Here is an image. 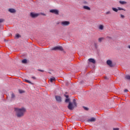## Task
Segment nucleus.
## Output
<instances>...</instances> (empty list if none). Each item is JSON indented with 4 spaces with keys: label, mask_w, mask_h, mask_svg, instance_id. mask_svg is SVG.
Wrapping results in <instances>:
<instances>
[{
    "label": "nucleus",
    "mask_w": 130,
    "mask_h": 130,
    "mask_svg": "<svg viewBox=\"0 0 130 130\" xmlns=\"http://www.w3.org/2000/svg\"><path fill=\"white\" fill-rule=\"evenodd\" d=\"M4 19H0V23H3V22H4Z\"/></svg>",
    "instance_id": "nucleus-29"
},
{
    "label": "nucleus",
    "mask_w": 130,
    "mask_h": 130,
    "mask_svg": "<svg viewBox=\"0 0 130 130\" xmlns=\"http://www.w3.org/2000/svg\"><path fill=\"white\" fill-rule=\"evenodd\" d=\"M52 50H60L61 51H62L63 48H62V47L61 46L55 47L52 48Z\"/></svg>",
    "instance_id": "nucleus-6"
},
{
    "label": "nucleus",
    "mask_w": 130,
    "mask_h": 130,
    "mask_svg": "<svg viewBox=\"0 0 130 130\" xmlns=\"http://www.w3.org/2000/svg\"><path fill=\"white\" fill-rule=\"evenodd\" d=\"M50 81L51 83H53V82H54V81H55V78L52 77L50 78Z\"/></svg>",
    "instance_id": "nucleus-19"
},
{
    "label": "nucleus",
    "mask_w": 130,
    "mask_h": 130,
    "mask_svg": "<svg viewBox=\"0 0 130 130\" xmlns=\"http://www.w3.org/2000/svg\"><path fill=\"white\" fill-rule=\"evenodd\" d=\"M32 79H36L35 77H32Z\"/></svg>",
    "instance_id": "nucleus-37"
},
{
    "label": "nucleus",
    "mask_w": 130,
    "mask_h": 130,
    "mask_svg": "<svg viewBox=\"0 0 130 130\" xmlns=\"http://www.w3.org/2000/svg\"><path fill=\"white\" fill-rule=\"evenodd\" d=\"M83 9H84V10H87V11H91V8L89 7V6H83Z\"/></svg>",
    "instance_id": "nucleus-13"
},
{
    "label": "nucleus",
    "mask_w": 130,
    "mask_h": 130,
    "mask_svg": "<svg viewBox=\"0 0 130 130\" xmlns=\"http://www.w3.org/2000/svg\"><path fill=\"white\" fill-rule=\"evenodd\" d=\"M124 91V92H128V90L127 89H125Z\"/></svg>",
    "instance_id": "nucleus-34"
},
{
    "label": "nucleus",
    "mask_w": 130,
    "mask_h": 130,
    "mask_svg": "<svg viewBox=\"0 0 130 130\" xmlns=\"http://www.w3.org/2000/svg\"><path fill=\"white\" fill-rule=\"evenodd\" d=\"M99 29L100 30H104V25H102V24H100L99 25V27H98Z\"/></svg>",
    "instance_id": "nucleus-15"
},
{
    "label": "nucleus",
    "mask_w": 130,
    "mask_h": 130,
    "mask_svg": "<svg viewBox=\"0 0 130 130\" xmlns=\"http://www.w3.org/2000/svg\"><path fill=\"white\" fill-rule=\"evenodd\" d=\"M19 93H24V91L22 90H19Z\"/></svg>",
    "instance_id": "nucleus-28"
},
{
    "label": "nucleus",
    "mask_w": 130,
    "mask_h": 130,
    "mask_svg": "<svg viewBox=\"0 0 130 130\" xmlns=\"http://www.w3.org/2000/svg\"><path fill=\"white\" fill-rule=\"evenodd\" d=\"M125 79H126V80H130V76L129 75H126L125 77Z\"/></svg>",
    "instance_id": "nucleus-21"
},
{
    "label": "nucleus",
    "mask_w": 130,
    "mask_h": 130,
    "mask_svg": "<svg viewBox=\"0 0 130 130\" xmlns=\"http://www.w3.org/2000/svg\"><path fill=\"white\" fill-rule=\"evenodd\" d=\"M16 99V95H15V94L14 93H12L11 94V101H13V100H15Z\"/></svg>",
    "instance_id": "nucleus-16"
},
{
    "label": "nucleus",
    "mask_w": 130,
    "mask_h": 130,
    "mask_svg": "<svg viewBox=\"0 0 130 130\" xmlns=\"http://www.w3.org/2000/svg\"><path fill=\"white\" fill-rule=\"evenodd\" d=\"M42 15H43V16H46V15L44 13L42 14Z\"/></svg>",
    "instance_id": "nucleus-35"
},
{
    "label": "nucleus",
    "mask_w": 130,
    "mask_h": 130,
    "mask_svg": "<svg viewBox=\"0 0 130 130\" xmlns=\"http://www.w3.org/2000/svg\"><path fill=\"white\" fill-rule=\"evenodd\" d=\"M120 17L121 19H124V18H125V16H124V15H123L122 14H120Z\"/></svg>",
    "instance_id": "nucleus-24"
},
{
    "label": "nucleus",
    "mask_w": 130,
    "mask_h": 130,
    "mask_svg": "<svg viewBox=\"0 0 130 130\" xmlns=\"http://www.w3.org/2000/svg\"><path fill=\"white\" fill-rule=\"evenodd\" d=\"M106 15H111V11H108L106 12Z\"/></svg>",
    "instance_id": "nucleus-22"
},
{
    "label": "nucleus",
    "mask_w": 130,
    "mask_h": 130,
    "mask_svg": "<svg viewBox=\"0 0 130 130\" xmlns=\"http://www.w3.org/2000/svg\"><path fill=\"white\" fill-rule=\"evenodd\" d=\"M8 12H9V13H11L12 14H15V13H16L17 11L14 8H10L8 9Z\"/></svg>",
    "instance_id": "nucleus-8"
},
{
    "label": "nucleus",
    "mask_w": 130,
    "mask_h": 130,
    "mask_svg": "<svg viewBox=\"0 0 130 130\" xmlns=\"http://www.w3.org/2000/svg\"><path fill=\"white\" fill-rule=\"evenodd\" d=\"M22 63H27V59H24L23 60H22Z\"/></svg>",
    "instance_id": "nucleus-20"
},
{
    "label": "nucleus",
    "mask_w": 130,
    "mask_h": 130,
    "mask_svg": "<svg viewBox=\"0 0 130 130\" xmlns=\"http://www.w3.org/2000/svg\"><path fill=\"white\" fill-rule=\"evenodd\" d=\"M38 16H39V13H36L34 12L30 13V17H31V18H37Z\"/></svg>",
    "instance_id": "nucleus-7"
},
{
    "label": "nucleus",
    "mask_w": 130,
    "mask_h": 130,
    "mask_svg": "<svg viewBox=\"0 0 130 130\" xmlns=\"http://www.w3.org/2000/svg\"><path fill=\"white\" fill-rule=\"evenodd\" d=\"M70 24H71V22H70V21H63L61 22V26H63V27H64L66 26H69V25H70Z\"/></svg>",
    "instance_id": "nucleus-4"
},
{
    "label": "nucleus",
    "mask_w": 130,
    "mask_h": 130,
    "mask_svg": "<svg viewBox=\"0 0 130 130\" xmlns=\"http://www.w3.org/2000/svg\"><path fill=\"white\" fill-rule=\"evenodd\" d=\"M84 109H85V110H88V108L87 107H83Z\"/></svg>",
    "instance_id": "nucleus-31"
},
{
    "label": "nucleus",
    "mask_w": 130,
    "mask_h": 130,
    "mask_svg": "<svg viewBox=\"0 0 130 130\" xmlns=\"http://www.w3.org/2000/svg\"><path fill=\"white\" fill-rule=\"evenodd\" d=\"M88 61H89V62H92V63H95V59H94L93 58L89 59Z\"/></svg>",
    "instance_id": "nucleus-17"
},
{
    "label": "nucleus",
    "mask_w": 130,
    "mask_h": 130,
    "mask_svg": "<svg viewBox=\"0 0 130 130\" xmlns=\"http://www.w3.org/2000/svg\"><path fill=\"white\" fill-rule=\"evenodd\" d=\"M113 130H119L118 128H114Z\"/></svg>",
    "instance_id": "nucleus-32"
},
{
    "label": "nucleus",
    "mask_w": 130,
    "mask_h": 130,
    "mask_svg": "<svg viewBox=\"0 0 130 130\" xmlns=\"http://www.w3.org/2000/svg\"><path fill=\"white\" fill-rule=\"evenodd\" d=\"M50 13L55 14V15H58V13H59V11L57 9H52L50 10Z\"/></svg>",
    "instance_id": "nucleus-5"
},
{
    "label": "nucleus",
    "mask_w": 130,
    "mask_h": 130,
    "mask_svg": "<svg viewBox=\"0 0 130 130\" xmlns=\"http://www.w3.org/2000/svg\"><path fill=\"white\" fill-rule=\"evenodd\" d=\"M83 4L84 5H88V2L86 1H84L83 2Z\"/></svg>",
    "instance_id": "nucleus-27"
},
{
    "label": "nucleus",
    "mask_w": 130,
    "mask_h": 130,
    "mask_svg": "<svg viewBox=\"0 0 130 130\" xmlns=\"http://www.w3.org/2000/svg\"><path fill=\"white\" fill-rule=\"evenodd\" d=\"M65 102H66V103H69V104L70 103V99H66V100H65Z\"/></svg>",
    "instance_id": "nucleus-25"
},
{
    "label": "nucleus",
    "mask_w": 130,
    "mask_h": 130,
    "mask_svg": "<svg viewBox=\"0 0 130 130\" xmlns=\"http://www.w3.org/2000/svg\"><path fill=\"white\" fill-rule=\"evenodd\" d=\"M64 96L67 98V99H69V95L64 94Z\"/></svg>",
    "instance_id": "nucleus-30"
},
{
    "label": "nucleus",
    "mask_w": 130,
    "mask_h": 130,
    "mask_svg": "<svg viewBox=\"0 0 130 130\" xmlns=\"http://www.w3.org/2000/svg\"><path fill=\"white\" fill-rule=\"evenodd\" d=\"M107 64L108 66H109V67H113V65L112 64V61L110 60H108L107 61Z\"/></svg>",
    "instance_id": "nucleus-11"
},
{
    "label": "nucleus",
    "mask_w": 130,
    "mask_h": 130,
    "mask_svg": "<svg viewBox=\"0 0 130 130\" xmlns=\"http://www.w3.org/2000/svg\"><path fill=\"white\" fill-rule=\"evenodd\" d=\"M119 4H120V5H126L127 3L125 1H119Z\"/></svg>",
    "instance_id": "nucleus-18"
},
{
    "label": "nucleus",
    "mask_w": 130,
    "mask_h": 130,
    "mask_svg": "<svg viewBox=\"0 0 130 130\" xmlns=\"http://www.w3.org/2000/svg\"><path fill=\"white\" fill-rule=\"evenodd\" d=\"M40 72H43V70H39Z\"/></svg>",
    "instance_id": "nucleus-38"
},
{
    "label": "nucleus",
    "mask_w": 130,
    "mask_h": 130,
    "mask_svg": "<svg viewBox=\"0 0 130 130\" xmlns=\"http://www.w3.org/2000/svg\"><path fill=\"white\" fill-rule=\"evenodd\" d=\"M93 45V47H94L95 49H98V47H99V45L98 44V42H94Z\"/></svg>",
    "instance_id": "nucleus-9"
},
{
    "label": "nucleus",
    "mask_w": 130,
    "mask_h": 130,
    "mask_svg": "<svg viewBox=\"0 0 130 130\" xmlns=\"http://www.w3.org/2000/svg\"><path fill=\"white\" fill-rule=\"evenodd\" d=\"M68 107L69 110H73L75 107H77L76 100L74 99L72 103L69 102Z\"/></svg>",
    "instance_id": "nucleus-2"
},
{
    "label": "nucleus",
    "mask_w": 130,
    "mask_h": 130,
    "mask_svg": "<svg viewBox=\"0 0 130 130\" xmlns=\"http://www.w3.org/2000/svg\"><path fill=\"white\" fill-rule=\"evenodd\" d=\"M95 121H96V118H95L94 117H92V118L89 119L88 120H87L88 122H94Z\"/></svg>",
    "instance_id": "nucleus-10"
},
{
    "label": "nucleus",
    "mask_w": 130,
    "mask_h": 130,
    "mask_svg": "<svg viewBox=\"0 0 130 130\" xmlns=\"http://www.w3.org/2000/svg\"><path fill=\"white\" fill-rule=\"evenodd\" d=\"M24 82H26V83H28V84H32V82H31L30 81L26 79H24Z\"/></svg>",
    "instance_id": "nucleus-23"
},
{
    "label": "nucleus",
    "mask_w": 130,
    "mask_h": 130,
    "mask_svg": "<svg viewBox=\"0 0 130 130\" xmlns=\"http://www.w3.org/2000/svg\"><path fill=\"white\" fill-rule=\"evenodd\" d=\"M112 11H113L114 12H115L116 13H117V12H118V11H125V9L121 8V7H117V8L113 7L112 8Z\"/></svg>",
    "instance_id": "nucleus-3"
},
{
    "label": "nucleus",
    "mask_w": 130,
    "mask_h": 130,
    "mask_svg": "<svg viewBox=\"0 0 130 130\" xmlns=\"http://www.w3.org/2000/svg\"><path fill=\"white\" fill-rule=\"evenodd\" d=\"M55 99L58 102H61V98L59 96H56Z\"/></svg>",
    "instance_id": "nucleus-12"
},
{
    "label": "nucleus",
    "mask_w": 130,
    "mask_h": 130,
    "mask_svg": "<svg viewBox=\"0 0 130 130\" xmlns=\"http://www.w3.org/2000/svg\"><path fill=\"white\" fill-rule=\"evenodd\" d=\"M103 40H104V37H101L98 39V41L99 43H101V42H102L103 41Z\"/></svg>",
    "instance_id": "nucleus-14"
},
{
    "label": "nucleus",
    "mask_w": 130,
    "mask_h": 130,
    "mask_svg": "<svg viewBox=\"0 0 130 130\" xmlns=\"http://www.w3.org/2000/svg\"><path fill=\"white\" fill-rule=\"evenodd\" d=\"M15 37H16V38H20V37H21V36H20V35L19 34H16Z\"/></svg>",
    "instance_id": "nucleus-26"
},
{
    "label": "nucleus",
    "mask_w": 130,
    "mask_h": 130,
    "mask_svg": "<svg viewBox=\"0 0 130 130\" xmlns=\"http://www.w3.org/2000/svg\"><path fill=\"white\" fill-rule=\"evenodd\" d=\"M127 48H128V49H130V45H128L127 46Z\"/></svg>",
    "instance_id": "nucleus-33"
},
{
    "label": "nucleus",
    "mask_w": 130,
    "mask_h": 130,
    "mask_svg": "<svg viewBox=\"0 0 130 130\" xmlns=\"http://www.w3.org/2000/svg\"><path fill=\"white\" fill-rule=\"evenodd\" d=\"M105 79H106V80H107V79H108V78H107V77H105Z\"/></svg>",
    "instance_id": "nucleus-36"
},
{
    "label": "nucleus",
    "mask_w": 130,
    "mask_h": 130,
    "mask_svg": "<svg viewBox=\"0 0 130 130\" xmlns=\"http://www.w3.org/2000/svg\"><path fill=\"white\" fill-rule=\"evenodd\" d=\"M14 111L15 112V115L18 118H21L23 117L24 115H25V113L27 110L26 108L24 107L22 108H15Z\"/></svg>",
    "instance_id": "nucleus-1"
}]
</instances>
